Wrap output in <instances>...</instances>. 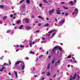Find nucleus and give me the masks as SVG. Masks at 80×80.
<instances>
[{
	"mask_svg": "<svg viewBox=\"0 0 80 80\" xmlns=\"http://www.w3.org/2000/svg\"><path fill=\"white\" fill-rule=\"evenodd\" d=\"M38 18H41V20H43V18L41 16H38Z\"/></svg>",
	"mask_w": 80,
	"mask_h": 80,
	"instance_id": "obj_12",
	"label": "nucleus"
},
{
	"mask_svg": "<svg viewBox=\"0 0 80 80\" xmlns=\"http://www.w3.org/2000/svg\"><path fill=\"white\" fill-rule=\"evenodd\" d=\"M68 15V13H67L65 14V16H67V15Z\"/></svg>",
	"mask_w": 80,
	"mask_h": 80,
	"instance_id": "obj_46",
	"label": "nucleus"
},
{
	"mask_svg": "<svg viewBox=\"0 0 80 80\" xmlns=\"http://www.w3.org/2000/svg\"><path fill=\"white\" fill-rule=\"evenodd\" d=\"M0 72H3V69L2 68L0 70Z\"/></svg>",
	"mask_w": 80,
	"mask_h": 80,
	"instance_id": "obj_38",
	"label": "nucleus"
},
{
	"mask_svg": "<svg viewBox=\"0 0 80 80\" xmlns=\"http://www.w3.org/2000/svg\"><path fill=\"white\" fill-rule=\"evenodd\" d=\"M26 29H27V30H32V28H31V27L29 26L26 27Z\"/></svg>",
	"mask_w": 80,
	"mask_h": 80,
	"instance_id": "obj_7",
	"label": "nucleus"
},
{
	"mask_svg": "<svg viewBox=\"0 0 80 80\" xmlns=\"http://www.w3.org/2000/svg\"><path fill=\"white\" fill-rule=\"evenodd\" d=\"M52 32H53V31H51L49 32L48 33H52Z\"/></svg>",
	"mask_w": 80,
	"mask_h": 80,
	"instance_id": "obj_41",
	"label": "nucleus"
},
{
	"mask_svg": "<svg viewBox=\"0 0 80 80\" xmlns=\"http://www.w3.org/2000/svg\"><path fill=\"white\" fill-rule=\"evenodd\" d=\"M30 46V47H32V43H29Z\"/></svg>",
	"mask_w": 80,
	"mask_h": 80,
	"instance_id": "obj_32",
	"label": "nucleus"
},
{
	"mask_svg": "<svg viewBox=\"0 0 80 80\" xmlns=\"http://www.w3.org/2000/svg\"><path fill=\"white\" fill-rule=\"evenodd\" d=\"M50 63H49L48 64V67H47V68L48 69V68H49V67H50Z\"/></svg>",
	"mask_w": 80,
	"mask_h": 80,
	"instance_id": "obj_18",
	"label": "nucleus"
},
{
	"mask_svg": "<svg viewBox=\"0 0 80 80\" xmlns=\"http://www.w3.org/2000/svg\"><path fill=\"white\" fill-rule=\"evenodd\" d=\"M62 7L63 8H64V9H65V10H67V9H68V8H66V7L65 6H63Z\"/></svg>",
	"mask_w": 80,
	"mask_h": 80,
	"instance_id": "obj_13",
	"label": "nucleus"
},
{
	"mask_svg": "<svg viewBox=\"0 0 80 80\" xmlns=\"http://www.w3.org/2000/svg\"><path fill=\"white\" fill-rule=\"evenodd\" d=\"M4 56H2V57H1L0 58V60H2L3 59V57H4Z\"/></svg>",
	"mask_w": 80,
	"mask_h": 80,
	"instance_id": "obj_34",
	"label": "nucleus"
},
{
	"mask_svg": "<svg viewBox=\"0 0 80 80\" xmlns=\"http://www.w3.org/2000/svg\"><path fill=\"white\" fill-rule=\"evenodd\" d=\"M55 58H54L52 60V64H53L54 62H55Z\"/></svg>",
	"mask_w": 80,
	"mask_h": 80,
	"instance_id": "obj_10",
	"label": "nucleus"
},
{
	"mask_svg": "<svg viewBox=\"0 0 80 80\" xmlns=\"http://www.w3.org/2000/svg\"><path fill=\"white\" fill-rule=\"evenodd\" d=\"M78 77L79 79H80V76H79V75H78Z\"/></svg>",
	"mask_w": 80,
	"mask_h": 80,
	"instance_id": "obj_53",
	"label": "nucleus"
},
{
	"mask_svg": "<svg viewBox=\"0 0 80 80\" xmlns=\"http://www.w3.org/2000/svg\"><path fill=\"white\" fill-rule=\"evenodd\" d=\"M46 20H49V18H46Z\"/></svg>",
	"mask_w": 80,
	"mask_h": 80,
	"instance_id": "obj_56",
	"label": "nucleus"
},
{
	"mask_svg": "<svg viewBox=\"0 0 80 80\" xmlns=\"http://www.w3.org/2000/svg\"><path fill=\"white\" fill-rule=\"evenodd\" d=\"M76 78V74H75L74 77L72 78V79H73V80H75V79Z\"/></svg>",
	"mask_w": 80,
	"mask_h": 80,
	"instance_id": "obj_17",
	"label": "nucleus"
},
{
	"mask_svg": "<svg viewBox=\"0 0 80 80\" xmlns=\"http://www.w3.org/2000/svg\"><path fill=\"white\" fill-rule=\"evenodd\" d=\"M73 3V2L72 1H71L69 2V4H72Z\"/></svg>",
	"mask_w": 80,
	"mask_h": 80,
	"instance_id": "obj_33",
	"label": "nucleus"
},
{
	"mask_svg": "<svg viewBox=\"0 0 80 80\" xmlns=\"http://www.w3.org/2000/svg\"><path fill=\"white\" fill-rule=\"evenodd\" d=\"M11 32V30H9L7 31V33H9Z\"/></svg>",
	"mask_w": 80,
	"mask_h": 80,
	"instance_id": "obj_24",
	"label": "nucleus"
},
{
	"mask_svg": "<svg viewBox=\"0 0 80 80\" xmlns=\"http://www.w3.org/2000/svg\"><path fill=\"white\" fill-rule=\"evenodd\" d=\"M34 43H35V42H32V45H33V44H34Z\"/></svg>",
	"mask_w": 80,
	"mask_h": 80,
	"instance_id": "obj_57",
	"label": "nucleus"
},
{
	"mask_svg": "<svg viewBox=\"0 0 80 80\" xmlns=\"http://www.w3.org/2000/svg\"><path fill=\"white\" fill-rule=\"evenodd\" d=\"M25 0H22L21 1H20V3H22V2H24Z\"/></svg>",
	"mask_w": 80,
	"mask_h": 80,
	"instance_id": "obj_25",
	"label": "nucleus"
},
{
	"mask_svg": "<svg viewBox=\"0 0 80 80\" xmlns=\"http://www.w3.org/2000/svg\"><path fill=\"white\" fill-rule=\"evenodd\" d=\"M30 53H32V54H34V53H35L34 52H33L32 51H31Z\"/></svg>",
	"mask_w": 80,
	"mask_h": 80,
	"instance_id": "obj_27",
	"label": "nucleus"
},
{
	"mask_svg": "<svg viewBox=\"0 0 80 80\" xmlns=\"http://www.w3.org/2000/svg\"><path fill=\"white\" fill-rule=\"evenodd\" d=\"M31 17H32V18H34V16H31Z\"/></svg>",
	"mask_w": 80,
	"mask_h": 80,
	"instance_id": "obj_58",
	"label": "nucleus"
},
{
	"mask_svg": "<svg viewBox=\"0 0 80 80\" xmlns=\"http://www.w3.org/2000/svg\"><path fill=\"white\" fill-rule=\"evenodd\" d=\"M15 17H14L13 18V19H15Z\"/></svg>",
	"mask_w": 80,
	"mask_h": 80,
	"instance_id": "obj_64",
	"label": "nucleus"
},
{
	"mask_svg": "<svg viewBox=\"0 0 80 80\" xmlns=\"http://www.w3.org/2000/svg\"><path fill=\"white\" fill-rule=\"evenodd\" d=\"M71 57V56L69 55L67 57V58H70Z\"/></svg>",
	"mask_w": 80,
	"mask_h": 80,
	"instance_id": "obj_30",
	"label": "nucleus"
},
{
	"mask_svg": "<svg viewBox=\"0 0 80 80\" xmlns=\"http://www.w3.org/2000/svg\"><path fill=\"white\" fill-rule=\"evenodd\" d=\"M70 65H68V68H69V67H70Z\"/></svg>",
	"mask_w": 80,
	"mask_h": 80,
	"instance_id": "obj_62",
	"label": "nucleus"
},
{
	"mask_svg": "<svg viewBox=\"0 0 80 80\" xmlns=\"http://www.w3.org/2000/svg\"><path fill=\"white\" fill-rule=\"evenodd\" d=\"M23 27V25H22L20 26V27H19V29H22V28Z\"/></svg>",
	"mask_w": 80,
	"mask_h": 80,
	"instance_id": "obj_11",
	"label": "nucleus"
},
{
	"mask_svg": "<svg viewBox=\"0 0 80 80\" xmlns=\"http://www.w3.org/2000/svg\"><path fill=\"white\" fill-rule=\"evenodd\" d=\"M2 68L3 70V69H5V67H3V65H2Z\"/></svg>",
	"mask_w": 80,
	"mask_h": 80,
	"instance_id": "obj_39",
	"label": "nucleus"
},
{
	"mask_svg": "<svg viewBox=\"0 0 80 80\" xmlns=\"http://www.w3.org/2000/svg\"><path fill=\"white\" fill-rule=\"evenodd\" d=\"M44 79H45V78H44V77L42 78V80H44Z\"/></svg>",
	"mask_w": 80,
	"mask_h": 80,
	"instance_id": "obj_54",
	"label": "nucleus"
},
{
	"mask_svg": "<svg viewBox=\"0 0 80 80\" xmlns=\"http://www.w3.org/2000/svg\"><path fill=\"white\" fill-rule=\"evenodd\" d=\"M50 75V73L49 72H47V76H49Z\"/></svg>",
	"mask_w": 80,
	"mask_h": 80,
	"instance_id": "obj_15",
	"label": "nucleus"
},
{
	"mask_svg": "<svg viewBox=\"0 0 80 80\" xmlns=\"http://www.w3.org/2000/svg\"><path fill=\"white\" fill-rule=\"evenodd\" d=\"M43 2L44 3H48V2H47V1L45 0H44Z\"/></svg>",
	"mask_w": 80,
	"mask_h": 80,
	"instance_id": "obj_21",
	"label": "nucleus"
},
{
	"mask_svg": "<svg viewBox=\"0 0 80 80\" xmlns=\"http://www.w3.org/2000/svg\"><path fill=\"white\" fill-rule=\"evenodd\" d=\"M50 35H51L50 34H49L47 36H48V37H49V36H50Z\"/></svg>",
	"mask_w": 80,
	"mask_h": 80,
	"instance_id": "obj_51",
	"label": "nucleus"
},
{
	"mask_svg": "<svg viewBox=\"0 0 80 80\" xmlns=\"http://www.w3.org/2000/svg\"><path fill=\"white\" fill-rule=\"evenodd\" d=\"M55 20L57 22V19H55Z\"/></svg>",
	"mask_w": 80,
	"mask_h": 80,
	"instance_id": "obj_63",
	"label": "nucleus"
},
{
	"mask_svg": "<svg viewBox=\"0 0 80 80\" xmlns=\"http://www.w3.org/2000/svg\"><path fill=\"white\" fill-rule=\"evenodd\" d=\"M38 26H41V23H39L38 24Z\"/></svg>",
	"mask_w": 80,
	"mask_h": 80,
	"instance_id": "obj_44",
	"label": "nucleus"
},
{
	"mask_svg": "<svg viewBox=\"0 0 80 80\" xmlns=\"http://www.w3.org/2000/svg\"><path fill=\"white\" fill-rule=\"evenodd\" d=\"M22 70H23L24 69V67H25V65L23 64L22 66Z\"/></svg>",
	"mask_w": 80,
	"mask_h": 80,
	"instance_id": "obj_19",
	"label": "nucleus"
},
{
	"mask_svg": "<svg viewBox=\"0 0 80 80\" xmlns=\"http://www.w3.org/2000/svg\"><path fill=\"white\" fill-rule=\"evenodd\" d=\"M8 74H9V75H12V74H11V73H10V72L8 73Z\"/></svg>",
	"mask_w": 80,
	"mask_h": 80,
	"instance_id": "obj_48",
	"label": "nucleus"
},
{
	"mask_svg": "<svg viewBox=\"0 0 80 80\" xmlns=\"http://www.w3.org/2000/svg\"><path fill=\"white\" fill-rule=\"evenodd\" d=\"M61 3L62 4H63V3H65L64 2H61Z\"/></svg>",
	"mask_w": 80,
	"mask_h": 80,
	"instance_id": "obj_47",
	"label": "nucleus"
},
{
	"mask_svg": "<svg viewBox=\"0 0 80 80\" xmlns=\"http://www.w3.org/2000/svg\"><path fill=\"white\" fill-rule=\"evenodd\" d=\"M72 58L74 60H75V58H74V57H72Z\"/></svg>",
	"mask_w": 80,
	"mask_h": 80,
	"instance_id": "obj_55",
	"label": "nucleus"
},
{
	"mask_svg": "<svg viewBox=\"0 0 80 80\" xmlns=\"http://www.w3.org/2000/svg\"><path fill=\"white\" fill-rule=\"evenodd\" d=\"M48 26H49V24H48V23H47L44 25L43 27H48Z\"/></svg>",
	"mask_w": 80,
	"mask_h": 80,
	"instance_id": "obj_5",
	"label": "nucleus"
},
{
	"mask_svg": "<svg viewBox=\"0 0 80 80\" xmlns=\"http://www.w3.org/2000/svg\"><path fill=\"white\" fill-rule=\"evenodd\" d=\"M48 51L47 52V55H48Z\"/></svg>",
	"mask_w": 80,
	"mask_h": 80,
	"instance_id": "obj_61",
	"label": "nucleus"
},
{
	"mask_svg": "<svg viewBox=\"0 0 80 80\" xmlns=\"http://www.w3.org/2000/svg\"><path fill=\"white\" fill-rule=\"evenodd\" d=\"M56 33L54 32V33H53L52 34V36H54V35H55V34Z\"/></svg>",
	"mask_w": 80,
	"mask_h": 80,
	"instance_id": "obj_36",
	"label": "nucleus"
},
{
	"mask_svg": "<svg viewBox=\"0 0 80 80\" xmlns=\"http://www.w3.org/2000/svg\"><path fill=\"white\" fill-rule=\"evenodd\" d=\"M26 3H28V5H30V0H26Z\"/></svg>",
	"mask_w": 80,
	"mask_h": 80,
	"instance_id": "obj_9",
	"label": "nucleus"
},
{
	"mask_svg": "<svg viewBox=\"0 0 80 80\" xmlns=\"http://www.w3.org/2000/svg\"><path fill=\"white\" fill-rule=\"evenodd\" d=\"M25 21L26 23H28L29 22V20H28V18H26L25 19Z\"/></svg>",
	"mask_w": 80,
	"mask_h": 80,
	"instance_id": "obj_6",
	"label": "nucleus"
},
{
	"mask_svg": "<svg viewBox=\"0 0 80 80\" xmlns=\"http://www.w3.org/2000/svg\"><path fill=\"white\" fill-rule=\"evenodd\" d=\"M44 73H45V72H42V74H43Z\"/></svg>",
	"mask_w": 80,
	"mask_h": 80,
	"instance_id": "obj_52",
	"label": "nucleus"
},
{
	"mask_svg": "<svg viewBox=\"0 0 80 80\" xmlns=\"http://www.w3.org/2000/svg\"><path fill=\"white\" fill-rule=\"evenodd\" d=\"M40 32V30H37L36 31L34 32V33H38V32Z\"/></svg>",
	"mask_w": 80,
	"mask_h": 80,
	"instance_id": "obj_20",
	"label": "nucleus"
},
{
	"mask_svg": "<svg viewBox=\"0 0 80 80\" xmlns=\"http://www.w3.org/2000/svg\"><path fill=\"white\" fill-rule=\"evenodd\" d=\"M22 63V62H21V61H18L16 62V65H18V64H19V63Z\"/></svg>",
	"mask_w": 80,
	"mask_h": 80,
	"instance_id": "obj_8",
	"label": "nucleus"
},
{
	"mask_svg": "<svg viewBox=\"0 0 80 80\" xmlns=\"http://www.w3.org/2000/svg\"><path fill=\"white\" fill-rule=\"evenodd\" d=\"M39 6L40 7H42V3H40L39 4Z\"/></svg>",
	"mask_w": 80,
	"mask_h": 80,
	"instance_id": "obj_29",
	"label": "nucleus"
},
{
	"mask_svg": "<svg viewBox=\"0 0 80 80\" xmlns=\"http://www.w3.org/2000/svg\"><path fill=\"white\" fill-rule=\"evenodd\" d=\"M37 75H34V77H35V78L37 77Z\"/></svg>",
	"mask_w": 80,
	"mask_h": 80,
	"instance_id": "obj_59",
	"label": "nucleus"
},
{
	"mask_svg": "<svg viewBox=\"0 0 80 80\" xmlns=\"http://www.w3.org/2000/svg\"><path fill=\"white\" fill-rule=\"evenodd\" d=\"M3 65H8V64H7V63H4Z\"/></svg>",
	"mask_w": 80,
	"mask_h": 80,
	"instance_id": "obj_35",
	"label": "nucleus"
},
{
	"mask_svg": "<svg viewBox=\"0 0 80 80\" xmlns=\"http://www.w3.org/2000/svg\"><path fill=\"white\" fill-rule=\"evenodd\" d=\"M0 8L3 9V8H4V6L3 5H0Z\"/></svg>",
	"mask_w": 80,
	"mask_h": 80,
	"instance_id": "obj_16",
	"label": "nucleus"
},
{
	"mask_svg": "<svg viewBox=\"0 0 80 80\" xmlns=\"http://www.w3.org/2000/svg\"><path fill=\"white\" fill-rule=\"evenodd\" d=\"M9 65H11V62L10 60H9Z\"/></svg>",
	"mask_w": 80,
	"mask_h": 80,
	"instance_id": "obj_42",
	"label": "nucleus"
},
{
	"mask_svg": "<svg viewBox=\"0 0 80 80\" xmlns=\"http://www.w3.org/2000/svg\"><path fill=\"white\" fill-rule=\"evenodd\" d=\"M60 61H58V62H56V66H57V63L58 64H58H60Z\"/></svg>",
	"mask_w": 80,
	"mask_h": 80,
	"instance_id": "obj_14",
	"label": "nucleus"
},
{
	"mask_svg": "<svg viewBox=\"0 0 80 80\" xmlns=\"http://www.w3.org/2000/svg\"><path fill=\"white\" fill-rule=\"evenodd\" d=\"M14 73L15 74L16 78H18V75H17L18 72H16V71H14Z\"/></svg>",
	"mask_w": 80,
	"mask_h": 80,
	"instance_id": "obj_4",
	"label": "nucleus"
},
{
	"mask_svg": "<svg viewBox=\"0 0 80 80\" xmlns=\"http://www.w3.org/2000/svg\"><path fill=\"white\" fill-rule=\"evenodd\" d=\"M54 12V9H52L51 10L49 11V13L50 15H52V13H53Z\"/></svg>",
	"mask_w": 80,
	"mask_h": 80,
	"instance_id": "obj_2",
	"label": "nucleus"
},
{
	"mask_svg": "<svg viewBox=\"0 0 80 80\" xmlns=\"http://www.w3.org/2000/svg\"><path fill=\"white\" fill-rule=\"evenodd\" d=\"M7 18V16H4L3 17L4 20H6V18Z\"/></svg>",
	"mask_w": 80,
	"mask_h": 80,
	"instance_id": "obj_23",
	"label": "nucleus"
},
{
	"mask_svg": "<svg viewBox=\"0 0 80 80\" xmlns=\"http://www.w3.org/2000/svg\"><path fill=\"white\" fill-rule=\"evenodd\" d=\"M74 13L75 14H77L78 13V9H77V8H76L74 10Z\"/></svg>",
	"mask_w": 80,
	"mask_h": 80,
	"instance_id": "obj_3",
	"label": "nucleus"
},
{
	"mask_svg": "<svg viewBox=\"0 0 80 80\" xmlns=\"http://www.w3.org/2000/svg\"><path fill=\"white\" fill-rule=\"evenodd\" d=\"M62 22H59V24H60V25H61V24H62Z\"/></svg>",
	"mask_w": 80,
	"mask_h": 80,
	"instance_id": "obj_45",
	"label": "nucleus"
},
{
	"mask_svg": "<svg viewBox=\"0 0 80 80\" xmlns=\"http://www.w3.org/2000/svg\"><path fill=\"white\" fill-rule=\"evenodd\" d=\"M57 14H58V15H60V14H61V13L59 12H56Z\"/></svg>",
	"mask_w": 80,
	"mask_h": 80,
	"instance_id": "obj_26",
	"label": "nucleus"
},
{
	"mask_svg": "<svg viewBox=\"0 0 80 80\" xmlns=\"http://www.w3.org/2000/svg\"><path fill=\"white\" fill-rule=\"evenodd\" d=\"M17 14V13H14V14H13V15H16Z\"/></svg>",
	"mask_w": 80,
	"mask_h": 80,
	"instance_id": "obj_49",
	"label": "nucleus"
},
{
	"mask_svg": "<svg viewBox=\"0 0 80 80\" xmlns=\"http://www.w3.org/2000/svg\"><path fill=\"white\" fill-rule=\"evenodd\" d=\"M56 49H58L59 50H62V47L59 46H56L55 47L52 49V50H55Z\"/></svg>",
	"mask_w": 80,
	"mask_h": 80,
	"instance_id": "obj_1",
	"label": "nucleus"
},
{
	"mask_svg": "<svg viewBox=\"0 0 80 80\" xmlns=\"http://www.w3.org/2000/svg\"><path fill=\"white\" fill-rule=\"evenodd\" d=\"M62 23H64V22H65V20H62Z\"/></svg>",
	"mask_w": 80,
	"mask_h": 80,
	"instance_id": "obj_50",
	"label": "nucleus"
},
{
	"mask_svg": "<svg viewBox=\"0 0 80 80\" xmlns=\"http://www.w3.org/2000/svg\"><path fill=\"white\" fill-rule=\"evenodd\" d=\"M56 11H57V12H61V11H60V10H56Z\"/></svg>",
	"mask_w": 80,
	"mask_h": 80,
	"instance_id": "obj_31",
	"label": "nucleus"
},
{
	"mask_svg": "<svg viewBox=\"0 0 80 80\" xmlns=\"http://www.w3.org/2000/svg\"><path fill=\"white\" fill-rule=\"evenodd\" d=\"M20 47L21 48H23V47H24V46H23V45L20 46Z\"/></svg>",
	"mask_w": 80,
	"mask_h": 80,
	"instance_id": "obj_40",
	"label": "nucleus"
},
{
	"mask_svg": "<svg viewBox=\"0 0 80 80\" xmlns=\"http://www.w3.org/2000/svg\"><path fill=\"white\" fill-rule=\"evenodd\" d=\"M20 20H19L17 22V24H18V23H20Z\"/></svg>",
	"mask_w": 80,
	"mask_h": 80,
	"instance_id": "obj_28",
	"label": "nucleus"
},
{
	"mask_svg": "<svg viewBox=\"0 0 80 80\" xmlns=\"http://www.w3.org/2000/svg\"><path fill=\"white\" fill-rule=\"evenodd\" d=\"M41 38H42V40H45V38H44L43 37H42Z\"/></svg>",
	"mask_w": 80,
	"mask_h": 80,
	"instance_id": "obj_22",
	"label": "nucleus"
},
{
	"mask_svg": "<svg viewBox=\"0 0 80 80\" xmlns=\"http://www.w3.org/2000/svg\"><path fill=\"white\" fill-rule=\"evenodd\" d=\"M25 8V6H22V8Z\"/></svg>",
	"mask_w": 80,
	"mask_h": 80,
	"instance_id": "obj_37",
	"label": "nucleus"
},
{
	"mask_svg": "<svg viewBox=\"0 0 80 80\" xmlns=\"http://www.w3.org/2000/svg\"><path fill=\"white\" fill-rule=\"evenodd\" d=\"M13 14H11L10 15V17H11V18H12V17H13Z\"/></svg>",
	"mask_w": 80,
	"mask_h": 80,
	"instance_id": "obj_43",
	"label": "nucleus"
},
{
	"mask_svg": "<svg viewBox=\"0 0 80 80\" xmlns=\"http://www.w3.org/2000/svg\"><path fill=\"white\" fill-rule=\"evenodd\" d=\"M41 49H42V48H39V50H41Z\"/></svg>",
	"mask_w": 80,
	"mask_h": 80,
	"instance_id": "obj_60",
	"label": "nucleus"
}]
</instances>
